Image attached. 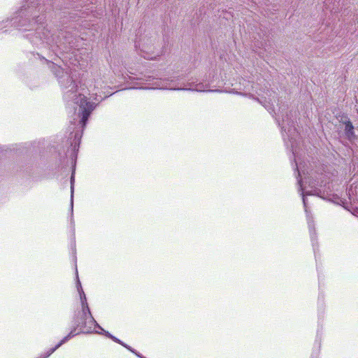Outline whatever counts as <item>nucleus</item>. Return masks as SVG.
<instances>
[{"label": "nucleus", "mask_w": 358, "mask_h": 358, "mask_svg": "<svg viewBox=\"0 0 358 358\" xmlns=\"http://www.w3.org/2000/svg\"><path fill=\"white\" fill-rule=\"evenodd\" d=\"M73 181H74L73 177L71 176V196H73Z\"/></svg>", "instance_id": "13"}, {"label": "nucleus", "mask_w": 358, "mask_h": 358, "mask_svg": "<svg viewBox=\"0 0 358 358\" xmlns=\"http://www.w3.org/2000/svg\"><path fill=\"white\" fill-rule=\"evenodd\" d=\"M74 336L73 331H71V332L65 336L55 348L50 349L48 352H46L44 355H41L40 357L37 358H48L50 357L56 350H57L62 345L68 341L70 338Z\"/></svg>", "instance_id": "7"}, {"label": "nucleus", "mask_w": 358, "mask_h": 358, "mask_svg": "<svg viewBox=\"0 0 358 358\" xmlns=\"http://www.w3.org/2000/svg\"><path fill=\"white\" fill-rule=\"evenodd\" d=\"M77 287H78V290L79 294H80L81 305H82V309L87 310V313L89 314V316H90V321H89V322L92 323V324H94V323L96 324L95 320L94 319V317L92 315V313L90 312V308H89L87 302V298H86L85 294L84 293V292L83 290L80 282L79 280H78Z\"/></svg>", "instance_id": "5"}, {"label": "nucleus", "mask_w": 358, "mask_h": 358, "mask_svg": "<svg viewBox=\"0 0 358 358\" xmlns=\"http://www.w3.org/2000/svg\"><path fill=\"white\" fill-rule=\"evenodd\" d=\"M120 345L127 348V350H129V351H131L132 353H136V350L133 349L131 347L127 345L126 343L122 342Z\"/></svg>", "instance_id": "10"}, {"label": "nucleus", "mask_w": 358, "mask_h": 358, "mask_svg": "<svg viewBox=\"0 0 358 358\" xmlns=\"http://www.w3.org/2000/svg\"><path fill=\"white\" fill-rule=\"evenodd\" d=\"M87 329L90 331V329H91V327H89V329Z\"/></svg>", "instance_id": "16"}, {"label": "nucleus", "mask_w": 358, "mask_h": 358, "mask_svg": "<svg viewBox=\"0 0 358 358\" xmlns=\"http://www.w3.org/2000/svg\"><path fill=\"white\" fill-rule=\"evenodd\" d=\"M155 38H145L143 39V42L141 44V55L147 59H153L156 58L157 55H153L154 44Z\"/></svg>", "instance_id": "3"}, {"label": "nucleus", "mask_w": 358, "mask_h": 358, "mask_svg": "<svg viewBox=\"0 0 358 358\" xmlns=\"http://www.w3.org/2000/svg\"><path fill=\"white\" fill-rule=\"evenodd\" d=\"M71 82L73 84L71 90H73V92H75L77 90V85H75V83L73 80H71Z\"/></svg>", "instance_id": "12"}, {"label": "nucleus", "mask_w": 358, "mask_h": 358, "mask_svg": "<svg viewBox=\"0 0 358 358\" xmlns=\"http://www.w3.org/2000/svg\"><path fill=\"white\" fill-rule=\"evenodd\" d=\"M97 327L101 329L103 331V334L107 336L108 338L112 339V338L113 337V336L112 334H110L108 331H105L104 329H103L98 324H96Z\"/></svg>", "instance_id": "9"}, {"label": "nucleus", "mask_w": 358, "mask_h": 358, "mask_svg": "<svg viewBox=\"0 0 358 358\" xmlns=\"http://www.w3.org/2000/svg\"><path fill=\"white\" fill-rule=\"evenodd\" d=\"M74 336L73 331H71V332L65 336L55 348L50 349L48 352H46L44 355H41L40 357L37 358H48L50 357L56 350H57L62 345L68 341L70 338Z\"/></svg>", "instance_id": "6"}, {"label": "nucleus", "mask_w": 358, "mask_h": 358, "mask_svg": "<svg viewBox=\"0 0 358 358\" xmlns=\"http://www.w3.org/2000/svg\"><path fill=\"white\" fill-rule=\"evenodd\" d=\"M75 103L79 105V114L81 117L80 122L83 125H85L88 117H90L92 111L94 110V106L93 103L87 100L86 96L79 94L78 96L74 95Z\"/></svg>", "instance_id": "1"}, {"label": "nucleus", "mask_w": 358, "mask_h": 358, "mask_svg": "<svg viewBox=\"0 0 358 358\" xmlns=\"http://www.w3.org/2000/svg\"><path fill=\"white\" fill-rule=\"evenodd\" d=\"M174 90H187V88H174ZM188 90H196L197 92H203L205 91V85L200 83H198L196 85H195V87L194 88H188Z\"/></svg>", "instance_id": "8"}, {"label": "nucleus", "mask_w": 358, "mask_h": 358, "mask_svg": "<svg viewBox=\"0 0 358 358\" xmlns=\"http://www.w3.org/2000/svg\"><path fill=\"white\" fill-rule=\"evenodd\" d=\"M303 203L304 206H306V199L304 197V195L303 196Z\"/></svg>", "instance_id": "15"}, {"label": "nucleus", "mask_w": 358, "mask_h": 358, "mask_svg": "<svg viewBox=\"0 0 358 358\" xmlns=\"http://www.w3.org/2000/svg\"><path fill=\"white\" fill-rule=\"evenodd\" d=\"M137 357H140V358H145L144 357H143L139 352H138L136 350V353H134Z\"/></svg>", "instance_id": "14"}, {"label": "nucleus", "mask_w": 358, "mask_h": 358, "mask_svg": "<svg viewBox=\"0 0 358 358\" xmlns=\"http://www.w3.org/2000/svg\"><path fill=\"white\" fill-rule=\"evenodd\" d=\"M89 315L87 310H81L75 314L73 320V329L74 336L80 333H89V330L86 329L87 327V315Z\"/></svg>", "instance_id": "2"}, {"label": "nucleus", "mask_w": 358, "mask_h": 358, "mask_svg": "<svg viewBox=\"0 0 358 358\" xmlns=\"http://www.w3.org/2000/svg\"><path fill=\"white\" fill-rule=\"evenodd\" d=\"M345 125V135L346 138L350 141H352L357 138L354 131V126L347 116H342L340 120Z\"/></svg>", "instance_id": "4"}, {"label": "nucleus", "mask_w": 358, "mask_h": 358, "mask_svg": "<svg viewBox=\"0 0 358 358\" xmlns=\"http://www.w3.org/2000/svg\"><path fill=\"white\" fill-rule=\"evenodd\" d=\"M114 342L118 343V344H121L122 343V341H120V339H118L117 338H116L115 336H113V337L112 338V339Z\"/></svg>", "instance_id": "11"}]
</instances>
